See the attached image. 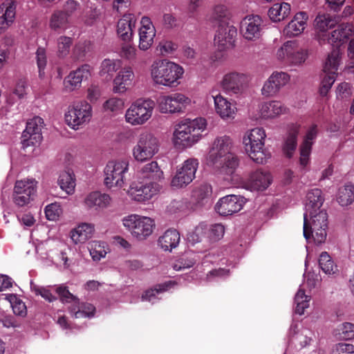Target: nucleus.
<instances>
[{"label":"nucleus","instance_id":"obj_1","mask_svg":"<svg viewBox=\"0 0 354 354\" xmlns=\"http://www.w3.org/2000/svg\"><path fill=\"white\" fill-rule=\"evenodd\" d=\"M234 141L226 135L216 137L205 156L206 165L218 178L225 181L236 179V170L240 165L238 156L233 151Z\"/></svg>","mask_w":354,"mask_h":354},{"label":"nucleus","instance_id":"obj_2","mask_svg":"<svg viewBox=\"0 0 354 354\" xmlns=\"http://www.w3.org/2000/svg\"><path fill=\"white\" fill-rule=\"evenodd\" d=\"M207 127L206 119L201 117L180 120L174 126L172 133L171 142L174 147L178 150L192 148L203 138V133Z\"/></svg>","mask_w":354,"mask_h":354},{"label":"nucleus","instance_id":"obj_3","mask_svg":"<svg viewBox=\"0 0 354 354\" xmlns=\"http://www.w3.org/2000/svg\"><path fill=\"white\" fill-rule=\"evenodd\" d=\"M185 70L178 63L167 59H156L149 66L152 82L159 86L174 88L180 85Z\"/></svg>","mask_w":354,"mask_h":354},{"label":"nucleus","instance_id":"obj_4","mask_svg":"<svg viewBox=\"0 0 354 354\" xmlns=\"http://www.w3.org/2000/svg\"><path fill=\"white\" fill-rule=\"evenodd\" d=\"M266 133L261 127L247 131L243 137V145L249 158L257 164H266L271 153L265 147Z\"/></svg>","mask_w":354,"mask_h":354},{"label":"nucleus","instance_id":"obj_5","mask_svg":"<svg viewBox=\"0 0 354 354\" xmlns=\"http://www.w3.org/2000/svg\"><path fill=\"white\" fill-rule=\"evenodd\" d=\"M326 211L304 215V236L308 243L321 245L325 243L328 231Z\"/></svg>","mask_w":354,"mask_h":354},{"label":"nucleus","instance_id":"obj_6","mask_svg":"<svg viewBox=\"0 0 354 354\" xmlns=\"http://www.w3.org/2000/svg\"><path fill=\"white\" fill-rule=\"evenodd\" d=\"M93 108L86 101L73 102L64 113V122L73 130H79L90 122Z\"/></svg>","mask_w":354,"mask_h":354},{"label":"nucleus","instance_id":"obj_7","mask_svg":"<svg viewBox=\"0 0 354 354\" xmlns=\"http://www.w3.org/2000/svg\"><path fill=\"white\" fill-rule=\"evenodd\" d=\"M121 221L124 227L138 241L147 239L153 233L155 227L153 219L136 214L125 216Z\"/></svg>","mask_w":354,"mask_h":354},{"label":"nucleus","instance_id":"obj_8","mask_svg":"<svg viewBox=\"0 0 354 354\" xmlns=\"http://www.w3.org/2000/svg\"><path fill=\"white\" fill-rule=\"evenodd\" d=\"M159 149L158 138L150 132H142L132 148V156L135 161L142 163L151 160L158 153Z\"/></svg>","mask_w":354,"mask_h":354},{"label":"nucleus","instance_id":"obj_9","mask_svg":"<svg viewBox=\"0 0 354 354\" xmlns=\"http://www.w3.org/2000/svg\"><path fill=\"white\" fill-rule=\"evenodd\" d=\"M127 159H118L107 162L104 169V184L109 189L118 190L125 185V174L129 171Z\"/></svg>","mask_w":354,"mask_h":354},{"label":"nucleus","instance_id":"obj_10","mask_svg":"<svg viewBox=\"0 0 354 354\" xmlns=\"http://www.w3.org/2000/svg\"><path fill=\"white\" fill-rule=\"evenodd\" d=\"M154 107L155 103L151 99L137 100L126 110L125 122L131 126L143 125L151 118Z\"/></svg>","mask_w":354,"mask_h":354},{"label":"nucleus","instance_id":"obj_11","mask_svg":"<svg viewBox=\"0 0 354 354\" xmlns=\"http://www.w3.org/2000/svg\"><path fill=\"white\" fill-rule=\"evenodd\" d=\"M308 55V50L301 47L295 40L284 42L275 53V58L279 62L290 66L303 64Z\"/></svg>","mask_w":354,"mask_h":354},{"label":"nucleus","instance_id":"obj_12","mask_svg":"<svg viewBox=\"0 0 354 354\" xmlns=\"http://www.w3.org/2000/svg\"><path fill=\"white\" fill-rule=\"evenodd\" d=\"M60 299L64 304H71L68 311L74 318H91L94 316L95 308L93 305L86 303H80L79 299L69 292L68 288L62 284L55 289Z\"/></svg>","mask_w":354,"mask_h":354},{"label":"nucleus","instance_id":"obj_13","mask_svg":"<svg viewBox=\"0 0 354 354\" xmlns=\"http://www.w3.org/2000/svg\"><path fill=\"white\" fill-rule=\"evenodd\" d=\"M192 103V99L182 93L162 95L156 100L158 111L164 114L183 113Z\"/></svg>","mask_w":354,"mask_h":354},{"label":"nucleus","instance_id":"obj_14","mask_svg":"<svg viewBox=\"0 0 354 354\" xmlns=\"http://www.w3.org/2000/svg\"><path fill=\"white\" fill-rule=\"evenodd\" d=\"M239 176L236 174V179L234 181H227L231 185L238 187H242L251 192H263L267 189L272 183L271 174L262 169H258L251 171L248 177L240 182L238 181Z\"/></svg>","mask_w":354,"mask_h":354},{"label":"nucleus","instance_id":"obj_15","mask_svg":"<svg viewBox=\"0 0 354 354\" xmlns=\"http://www.w3.org/2000/svg\"><path fill=\"white\" fill-rule=\"evenodd\" d=\"M198 167V160L191 158L176 167V173L171 180V186L175 189L185 187L195 178Z\"/></svg>","mask_w":354,"mask_h":354},{"label":"nucleus","instance_id":"obj_16","mask_svg":"<svg viewBox=\"0 0 354 354\" xmlns=\"http://www.w3.org/2000/svg\"><path fill=\"white\" fill-rule=\"evenodd\" d=\"M249 82V76L236 71L225 73L218 84L226 95H239L242 94Z\"/></svg>","mask_w":354,"mask_h":354},{"label":"nucleus","instance_id":"obj_17","mask_svg":"<svg viewBox=\"0 0 354 354\" xmlns=\"http://www.w3.org/2000/svg\"><path fill=\"white\" fill-rule=\"evenodd\" d=\"M160 186L155 182L132 181L127 194L134 201L145 203L149 201L159 192Z\"/></svg>","mask_w":354,"mask_h":354},{"label":"nucleus","instance_id":"obj_18","mask_svg":"<svg viewBox=\"0 0 354 354\" xmlns=\"http://www.w3.org/2000/svg\"><path fill=\"white\" fill-rule=\"evenodd\" d=\"M44 120L40 117H35L28 121L26 129L21 136V145L24 149L33 147L32 152L39 146L42 140L41 129Z\"/></svg>","mask_w":354,"mask_h":354},{"label":"nucleus","instance_id":"obj_19","mask_svg":"<svg viewBox=\"0 0 354 354\" xmlns=\"http://www.w3.org/2000/svg\"><path fill=\"white\" fill-rule=\"evenodd\" d=\"M37 182L34 178L17 180L14 187L13 201L18 206H24L33 200L37 192Z\"/></svg>","mask_w":354,"mask_h":354},{"label":"nucleus","instance_id":"obj_20","mask_svg":"<svg viewBox=\"0 0 354 354\" xmlns=\"http://www.w3.org/2000/svg\"><path fill=\"white\" fill-rule=\"evenodd\" d=\"M210 94L214 100L216 113L224 121L234 120L238 112L236 103L225 97L215 89H212Z\"/></svg>","mask_w":354,"mask_h":354},{"label":"nucleus","instance_id":"obj_21","mask_svg":"<svg viewBox=\"0 0 354 354\" xmlns=\"http://www.w3.org/2000/svg\"><path fill=\"white\" fill-rule=\"evenodd\" d=\"M245 203V199L241 196L227 195L218 199L214 205V210L220 216H231L240 212Z\"/></svg>","mask_w":354,"mask_h":354},{"label":"nucleus","instance_id":"obj_22","mask_svg":"<svg viewBox=\"0 0 354 354\" xmlns=\"http://www.w3.org/2000/svg\"><path fill=\"white\" fill-rule=\"evenodd\" d=\"M92 67L88 64H83L77 69L71 71L63 81V91L71 93L79 89L82 82L89 79L91 76Z\"/></svg>","mask_w":354,"mask_h":354},{"label":"nucleus","instance_id":"obj_23","mask_svg":"<svg viewBox=\"0 0 354 354\" xmlns=\"http://www.w3.org/2000/svg\"><path fill=\"white\" fill-rule=\"evenodd\" d=\"M263 20L259 15H250L245 17L240 23V32L248 41H256L261 36Z\"/></svg>","mask_w":354,"mask_h":354},{"label":"nucleus","instance_id":"obj_24","mask_svg":"<svg viewBox=\"0 0 354 354\" xmlns=\"http://www.w3.org/2000/svg\"><path fill=\"white\" fill-rule=\"evenodd\" d=\"M337 24L336 17L328 13H319L313 22L315 30V38L320 44L326 42L327 32Z\"/></svg>","mask_w":354,"mask_h":354},{"label":"nucleus","instance_id":"obj_25","mask_svg":"<svg viewBox=\"0 0 354 354\" xmlns=\"http://www.w3.org/2000/svg\"><path fill=\"white\" fill-rule=\"evenodd\" d=\"M236 28L227 23L221 24L216 30L214 43L216 46L223 50L233 46L236 37Z\"/></svg>","mask_w":354,"mask_h":354},{"label":"nucleus","instance_id":"obj_26","mask_svg":"<svg viewBox=\"0 0 354 354\" xmlns=\"http://www.w3.org/2000/svg\"><path fill=\"white\" fill-rule=\"evenodd\" d=\"M139 45L140 50L146 51L153 44L156 30L151 19L144 16L141 18L139 28Z\"/></svg>","mask_w":354,"mask_h":354},{"label":"nucleus","instance_id":"obj_27","mask_svg":"<svg viewBox=\"0 0 354 354\" xmlns=\"http://www.w3.org/2000/svg\"><path fill=\"white\" fill-rule=\"evenodd\" d=\"M17 17V3L6 0L0 4V35L5 33L15 24Z\"/></svg>","mask_w":354,"mask_h":354},{"label":"nucleus","instance_id":"obj_28","mask_svg":"<svg viewBox=\"0 0 354 354\" xmlns=\"http://www.w3.org/2000/svg\"><path fill=\"white\" fill-rule=\"evenodd\" d=\"M95 232L93 223L80 222L71 230L69 236L73 244L83 245L93 237Z\"/></svg>","mask_w":354,"mask_h":354},{"label":"nucleus","instance_id":"obj_29","mask_svg":"<svg viewBox=\"0 0 354 354\" xmlns=\"http://www.w3.org/2000/svg\"><path fill=\"white\" fill-rule=\"evenodd\" d=\"M134 72L131 66L120 70L113 80L112 91L116 94H124L133 85Z\"/></svg>","mask_w":354,"mask_h":354},{"label":"nucleus","instance_id":"obj_30","mask_svg":"<svg viewBox=\"0 0 354 354\" xmlns=\"http://www.w3.org/2000/svg\"><path fill=\"white\" fill-rule=\"evenodd\" d=\"M308 19L309 16L306 12H297L284 27L283 34L290 38L301 35L307 26Z\"/></svg>","mask_w":354,"mask_h":354},{"label":"nucleus","instance_id":"obj_31","mask_svg":"<svg viewBox=\"0 0 354 354\" xmlns=\"http://www.w3.org/2000/svg\"><path fill=\"white\" fill-rule=\"evenodd\" d=\"M354 36V27L350 24H342L326 37V41L335 48H339L351 37Z\"/></svg>","mask_w":354,"mask_h":354},{"label":"nucleus","instance_id":"obj_32","mask_svg":"<svg viewBox=\"0 0 354 354\" xmlns=\"http://www.w3.org/2000/svg\"><path fill=\"white\" fill-rule=\"evenodd\" d=\"M290 342L297 348H303L310 345L312 341L313 333L299 324L291 325L290 329Z\"/></svg>","mask_w":354,"mask_h":354},{"label":"nucleus","instance_id":"obj_33","mask_svg":"<svg viewBox=\"0 0 354 354\" xmlns=\"http://www.w3.org/2000/svg\"><path fill=\"white\" fill-rule=\"evenodd\" d=\"M324 200L321 189L315 188L310 190L306 194L304 214H312L326 211L322 208Z\"/></svg>","mask_w":354,"mask_h":354},{"label":"nucleus","instance_id":"obj_34","mask_svg":"<svg viewBox=\"0 0 354 354\" xmlns=\"http://www.w3.org/2000/svg\"><path fill=\"white\" fill-rule=\"evenodd\" d=\"M287 112V107L277 100L266 102L259 106L260 117L263 119L274 118Z\"/></svg>","mask_w":354,"mask_h":354},{"label":"nucleus","instance_id":"obj_35","mask_svg":"<svg viewBox=\"0 0 354 354\" xmlns=\"http://www.w3.org/2000/svg\"><path fill=\"white\" fill-rule=\"evenodd\" d=\"M111 203V196L98 191L91 192L88 194L84 200V205L88 208L101 209L108 207Z\"/></svg>","mask_w":354,"mask_h":354},{"label":"nucleus","instance_id":"obj_36","mask_svg":"<svg viewBox=\"0 0 354 354\" xmlns=\"http://www.w3.org/2000/svg\"><path fill=\"white\" fill-rule=\"evenodd\" d=\"M136 19L131 14L124 15L120 19L117 25V32L123 41H129L132 39L133 30L136 26Z\"/></svg>","mask_w":354,"mask_h":354},{"label":"nucleus","instance_id":"obj_37","mask_svg":"<svg viewBox=\"0 0 354 354\" xmlns=\"http://www.w3.org/2000/svg\"><path fill=\"white\" fill-rule=\"evenodd\" d=\"M139 178L157 183L164 178V173L156 161L145 164L138 171Z\"/></svg>","mask_w":354,"mask_h":354},{"label":"nucleus","instance_id":"obj_38","mask_svg":"<svg viewBox=\"0 0 354 354\" xmlns=\"http://www.w3.org/2000/svg\"><path fill=\"white\" fill-rule=\"evenodd\" d=\"M177 285V282L172 280L157 284L153 288L145 290L142 295L141 300L153 304L158 299L160 294L175 288Z\"/></svg>","mask_w":354,"mask_h":354},{"label":"nucleus","instance_id":"obj_39","mask_svg":"<svg viewBox=\"0 0 354 354\" xmlns=\"http://www.w3.org/2000/svg\"><path fill=\"white\" fill-rule=\"evenodd\" d=\"M299 129L300 126L297 124H292L289 127L287 137L282 147L283 153L288 158H291L297 149Z\"/></svg>","mask_w":354,"mask_h":354},{"label":"nucleus","instance_id":"obj_40","mask_svg":"<svg viewBox=\"0 0 354 354\" xmlns=\"http://www.w3.org/2000/svg\"><path fill=\"white\" fill-rule=\"evenodd\" d=\"M180 242V234L176 230H168L161 235L158 244L164 251H171L176 248Z\"/></svg>","mask_w":354,"mask_h":354},{"label":"nucleus","instance_id":"obj_41","mask_svg":"<svg viewBox=\"0 0 354 354\" xmlns=\"http://www.w3.org/2000/svg\"><path fill=\"white\" fill-rule=\"evenodd\" d=\"M290 4L286 2L277 3L268 10V15L272 22H280L290 14Z\"/></svg>","mask_w":354,"mask_h":354},{"label":"nucleus","instance_id":"obj_42","mask_svg":"<svg viewBox=\"0 0 354 354\" xmlns=\"http://www.w3.org/2000/svg\"><path fill=\"white\" fill-rule=\"evenodd\" d=\"M88 250L93 261H100L104 259L109 252L108 244L102 241H92L88 243Z\"/></svg>","mask_w":354,"mask_h":354},{"label":"nucleus","instance_id":"obj_43","mask_svg":"<svg viewBox=\"0 0 354 354\" xmlns=\"http://www.w3.org/2000/svg\"><path fill=\"white\" fill-rule=\"evenodd\" d=\"M57 183L60 189L67 194L72 195L74 194L76 180L73 171L70 170L62 171L59 175Z\"/></svg>","mask_w":354,"mask_h":354},{"label":"nucleus","instance_id":"obj_44","mask_svg":"<svg viewBox=\"0 0 354 354\" xmlns=\"http://www.w3.org/2000/svg\"><path fill=\"white\" fill-rule=\"evenodd\" d=\"M57 286H42L30 281V290L37 296H41L46 301L53 302L57 299L55 295Z\"/></svg>","mask_w":354,"mask_h":354},{"label":"nucleus","instance_id":"obj_45","mask_svg":"<svg viewBox=\"0 0 354 354\" xmlns=\"http://www.w3.org/2000/svg\"><path fill=\"white\" fill-rule=\"evenodd\" d=\"M342 53L339 48L333 49L328 55L324 66V73L337 74L339 66L341 63Z\"/></svg>","mask_w":354,"mask_h":354},{"label":"nucleus","instance_id":"obj_46","mask_svg":"<svg viewBox=\"0 0 354 354\" xmlns=\"http://www.w3.org/2000/svg\"><path fill=\"white\" fill-rule=\"evenodd\" d=\"M336 199L342 207L348 206L354 201V186L348 184L338 189Z\"/></svg>","mask_w":354,"mask_h":354},{"label":"nucleus","instance_id":"obj_47","mask_svg":"<svg viewBox=\"0 0 354 354\" xmlns=\"http://www.w3.org/2000/svg\"><path fill=\"white\" fill-rule=\"evenodd\" d=\"M68 15L62 11L55 12L50 19V28L55 31L65 30L68 27Z\"/></svg>","mask_w":354,"mask_h":354},{"label":"nucleus","instance_id":"obj_48","mask_svg":"<svg viewBox=\"0 0 354 354\" xmlns=\"http://www.w3.org/2000/svg\"><path fill=\"white\" fill-rule=\"evenodd\" d=\"M310 297L305 294L304 289L299 288L295 297V313L304 315L310 306Z\"/></svg>","mask_w":354,"mask_h":354},{"label":"nucleus","instance_id":"obj_49","mask_svg":"<svg viewBox=\"0 0 354 354\" xmlns=\"http://www.w3.org/2000/svg\"><path fill=\"white\" fill-rule=\"evenodd\" d=\"M319 266L322 270L328 275L333 274L337 271V266L326 252H322L320 254L319 257Z\"/></svg>","mask_w":354,"mask_h":354},{"label":"nucleus","instance_id":"obj_50","mask_svg":"<svg viewBox=\"0 0 354 354\" xmlns=\"http://www.w3.org/2000/svg\"><path fill=\"white\" fill-rule=\"evenodd\" d=\"M5 299L9 301L13 313L18 316L25 317L27 314V308L24 302L17 297L16 295H6Z\"/></svg>","mask_w":354,"mask_h":354},{"label":"nucleus","instance_id":"obj_51","mask_svg":"<svg viewBox=\"0 0 354 354\" xmlns=\"http://www.w3.org/2000/svg\"><path fill=\"white\" fill-rule=\"evenodd\" d=\"M121 66V61L115 59H104L100 65V74L101 76H112Z\"/></svg>","mask_w":354,"mask_h":354},{"label":"nucleus","instance_id":"obj_52","mask_svg":"<svg viewBox=\"0 0 354 354\" xmlns=\"http://www.w3.org/2000/svg\"><path fill=\"white\" fill-rule=\"evenodd\" d=\"M336 335H338L339 338L342 339H353L354 338V324L344 322L339 324L336 329Z\"/></svg>","mask_w":354,"mask_h":354},{"label":"nucleus","instance_id":"obj_53","mask_svg":"<svg viewBox=\"0 0 354 354\" xmlns=\"http://www.w3.org/2000/svg\"><path fill=\"white\" fill-rule=\"evenodd\" d=\"M63 209L59 203H53L46 206L45 214L48 220L55 221H57L62 215Z\"/></svg>","mask_w":354,"mask_h":354},{"label":"nucleus","instance_id":"obj_54","mask_svg":"<svg viewBox=\"0 0 354 354\" xmlns=\"http://www.w3.org/2000/svg\"><path fill=\"white\" fill-rule=\"evenodd\" d=\"M72 39L69 37L61 36L57 41V54L59 57H65L70 52Z\"/></svg>","mask_w":354,"mask_h":354},{"label":"nucleus","instance_id":"obj_55","mask_svg":"<svg viewBox=\"0 0 354 354\" xmlns=\"http://www.w3.org/2000/svg\"><path fill=\"white\" fill-rule=\"evenodd\" d=\"M51 258L52 259L50 260V263H46L47 266L53 264L57 267H60L64 269H67L69 268V260L66 252L61 251L59 253L53 254Z\"/></svg>","mask_w":354,"mask_h":354},{"label":"nucleus","instance_id":"obj_56","mask_svg":"<svg viewBox=\"0 0 354 354\" xmlns=\"http://www.w3.org/2000/svg\"><path fill=\"white\" fill-rule=\"evenodd\" d=\"M325 75L322 78L319 88L320 94L323 96L326 95L329 90L334 84L337 74L332 73H324Z\"/></svg>","mask_w":354,"mask_h":354},{"label":"nucleus","instance_id":"obj_57","mask_svg":"<svg viewBox=\"0 0 354 354\" xmlns=\"http://www.w3.org/2000/svg\"><path fill=\"white\" fill-rule=\"evenodd\" d=\"M178 45L169 40H163L159 42L156 47L157 51L162 56H167L176 50Z\"/></svg>","mask_w":354,"mask_h":354},{"label":"nucleus","instance_id":"obj_58","mask_svg":"<svg viewBox=\"0 0 354 354\" xmlns=\"http://www.w3.org/2000/svg\"><path fill=\"white\" fill-rule=\"evenodd\" d=\"M124 106L122 99L113 97L107 100L103 104V109L105 111L115 113L120 111Z\"/></svg>","mask_w":354,"mask_h":354},{"label":"nucleus","instance_id":"obj_59","mask_svg":"<svg viewBox=\"0 0 354 354\" xmlns=\"http://www.w3.org/2000/svg\"><path fill=\"white\" fill-rule=\"evenodd\" d=\"M312 147L301 145L299 148V166L302 169H306L310 162V154Z\"/></svg>","mask_w":354,"mask_h":354},{"label":"nucleus","instance_id":"obj_60","mask_svg":"<svg viewBox=\"0 0 354 354\" xmlns=\"http://www.w3.org/2000/svg\"><path fill=\"white\" fill-rule=\"evenodd\" d=\"M279 91L280 89L273 81L272 77L270 76L261 88V94L265 97H273L276 95Z\"/></svg>","mask_w":354,"mask_h":354},{"label":"nucleus","instance_id":"obj_61","mask_svg":"<svg viewBox=\"0 0 354 354\" xmlns=\"http://www.w3.org/2000/svg\"><path fill=\"white\" fill-rule=\"evenodd\" d=\"M36 59L39 69V75L42 78L44 77V70L47 64L46 53L44 48H38L36 52Z\"/></svg>","mask_w":354,"mask_h":354},{"label":"nucleus","instance_id":"obj_62","mask_svg":"<svg viewBox=\"0 0 354 354\" xmlns=\"http://www.w3.org/2000/svg\"><path fill=\"white\" fill-rule=\"evenodd\" d=\"M270 76L272 77L273 81L280 90L290 80V75L283 71H274Z\"/></svg>","mask_w":354,"mask_h":354},{"label":"nucleus","instance_id":"obj_63","mask_svg":"<svg viewBox=\"0 0 354 354\" xmlns=\"http://www.w3.org/2000/svg\"><path fill=\"white\" fill-rule=\"evenodd\" d=\"M212 188L209 184H203L194 191V196L199 201L208 198L212 196Z\"/></svg>","mask_w":354,"mask_h":354},{"label":"nucleus","instance_id":"obj_64","mask_svg":"<svg viewBox=\"0 0 354 354\" xmlns=\"http://www.w3.org/2000/svg\"><path fill=\"white\" fill-rule=\"evenodd\" d=\"M225 234L223 225L216 223L210 226L209 229V238L212 241H217L223 238Z\"/></svg>","mask_w":354,"mask_h":354}]
</instances>
